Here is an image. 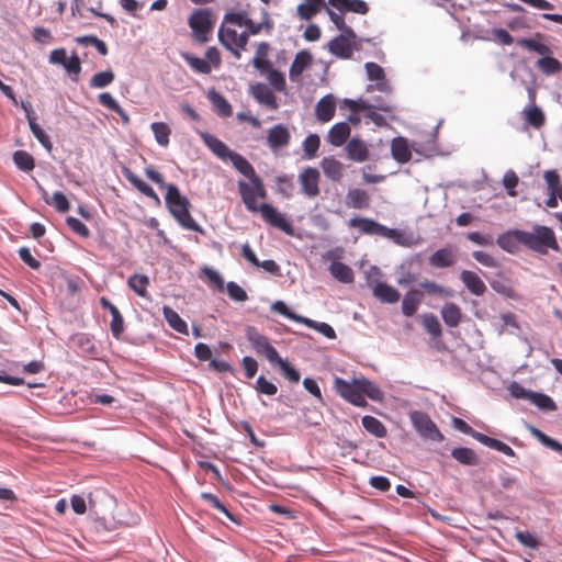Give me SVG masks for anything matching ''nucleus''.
I'll return each mask as SVG.
<instances>
[{
  "label": "nucleus",
  "mask_w": 562,
  "mask_h": 562,
  "mask_svg": "<svg viewBox=\"0 0 562 562\" xmlns=\"http://www.w3.org/2000/svg\"><path fill=\"white\" fill-rule=\"evenodd\" d=\"M237 187L241 201L249 212H259L261 217L271 226L288 234L292 233V225L274 206L268 203L258 204V199L265 200L267 198V190L260 177L250 179L248 182L239 180Z\"/></svg>",
  "instance_id": "obj_1"
},
{
  "label": "nucleus",
  "mask_w": 562,
  "mask_h": 562,
  "mask_svg": "<svg viewBox=\"0 0 562 562\" xmlns=\"http://www.w3.org/2000/svg\"><path fill=\"white\" fill-rule=\"evenodd\" d=\"M146 177L158 184L160 188H165L166 192V205L175 217V220L183 227L193 232L202 233L201 226L194 221L190 213V201L187 196L182 195L177 186L166 183L164 176L157 171L154 167H147L145 169Z\"/></svg>",
  "instance_id": "obj_2"
},
{
  "label": "nucleus",
  "mask_w": 562,
  "mask_h": 562,
  "mask_svg": "<svg viewBox=\"0 0 562 562\" xmlns=\"http://www.w3.org/2000/svg\"><path fill=\"white\" fill-rule=\"evenodd\" d=\"M334 389L344 400L358 407L368 405L366 397L373 401L382 400L381 390L364 376L353 378L351 381L335 378Z\"/></svg>",
  "instance_id": "obj_3"
},
{
  "label": "nucleus",
  "mask_w": 562,
  "mask_h": 562,
  "mask_svg": "<svg viewBox=\"0 0 562 562\" xmlns=\"http://www.w3.org/2000/svg\"><path fill=\"white\" fill-rule=\"evenodd\" d=\"M521 245L539 255H547L549 250L560 251L554 231L546 225H533L531 231L520 234Z\"/></svg>",
  "instance_id": "obj_4"
},
{
  "label": "nucleus",
  "mask_w": 562,
  "mask_h": 562,
  "mask_svg": "<svg viewBox=\"0 0 562 562\" xmlns=\"http://www.w3.org/2000/svg\"><path fill=\"white\" fill-rule=\"evenodd\" d=\"M188 23L192 30V36L196 42L201 44L209 42L210 34L214 26L212 13L209 9L195 10L189 16Z\"/></svg>",
  "instance_id": "obj_5"
},
{
  "label": "nucleus",
  "mask_w": 562,
  "mask_h": 562,
  "mask_svg": "<svg viewBox=\"0 0 562 562\" xmlns=\"http://www.w3.org/2000/svg\"><path fill=\"white\" fill-rule=\"evenodd\" d=\"M348 225L350 227H358L360 233L364 235L381 236L396 241L402 237V233L398 229L389 228L374 220L367 217L350 218Z\"/></svg>",
  "instance_id": "obj_6"
},
{
  "label": "nucleus",
  "mask_w": 562,
  "mask_h": 562,
  "mask_svg": "<svg viewBox=\"0 0 562 562\" xmlns=\"http://www.w3.org/2000/svg\"><path fill=\"white\" fill-rule=\"evenodd\" d=\"M248 40L249 33L247 31L238 34L236 30L224 25H221L218 30L220 43L237 59L241 57V52L246 49Z\"/></svg>",
  "instance_id": "obj_7"
},
{
  "label": "nucleus",
  "mask_w": 562,
  "mask_h": 562,
  "mask_svg": "<svg viewBox=\"0 0 562 562\" xmlns=\"http://www.w3.org/2000/svg\"><path fill=\"white\" fill-rule=\"evenodd\" d=\"M246 337L257 355L266 357L272 364L276 363V360H278L280 356L266 336L250 326L246 329Z\"/></svg>",
  "instance_id": "obj_8"
},
{
  "label": "nucleus",
  "mask_w": 562,
  "mask_h": 562,
  "mask_svg": "<svg viewBox=\"0 0 562 562\" xmlns=\"http://www.w3.org/2000/svg\"><path fill=\"white\" fill-rule=\"evenodd\" d=\"M411 420L422 437L434 441H441L443 439L438 427L426 413L417 411L413 412L411 414Z\"/></svg>",
  "instance_id": "obj_9"
},
{
  "label": "nucleus",
  "mask_w": 562,
  "mask_h": 562,
  "mask_svg": "<svg viewBox=\"0 0 562 562\" xmlns=\"http://www.w3.org/2000/svg\"><path fill=\"white\" fill-rule=\"evenodd\" d=\"M357 35L353 32V36L341 33L334 40H331L328 44L329 52L344 59H349L352 57L355 43H356Z\"/></svg>",
  "instance_id": "obj_10"
},
{
  "label": "nucleus",
  "mask_w": 562,
  "mask_h": 562,
  "mask_svg": "<svg viewBox=\"0 0 562 562\" xmlns=\"http://www.w3.org/2000/svg\"><path fill=\"white\" fill-rule=\"evenodd\" d=\"M345 151L347 158L353 162L361 164L370 158L368 144L359 137L350 138L346 144Z\"/></svg>",
  "instance_id": "obj_11"
},
{
  "label": "nucleus",
  "mask_w": 562,
  "mask_h": 562,
  "mask_svg": "<svg viewBox=\"0 0 562 562\" xmlns=\"http://www.w3.org/2000/svg\"><path fill=\"white\" fill-rule=\"evenodd\" d=\"M302 191L305 195L314 198L319 194V171L316 168L307 167L299 176Z\"/></svg>",
  "instance_id": "obj_12"
},
{
  "label": "nucleus",
  "mask_w": 562,
  "mask_h": 562,
  "mask_svg": "<svg viewBox=\"0 0 562 562\" xmlns=\"http://www.w3.org/2000/svg\"><path fill=\"white\" fill-rule=\"evenodd\" d=\"M291 135L282 124L272 126L267 134V143L272 150L286 147L290 144Z\"/></svg>",
  "instance_id": "obj_13"
},
{
  "label": "nucleus",
  "mask_w": 562,
  "mask_h": 562,
  "mask_svg": "<svg viewBox=\"0 0 562 562\" xmlns=\"http://www.w3.org/2000/svg\"><path fill=\"white\" fill-rule=\"evenodd\" d=\"M336 112V100L333 94L323 97L315 105V115L321 123L329 122Z\"/></svg>",
  "instance_id": "obj_14"
},
{
  "label": "nucleus",
  "mask_w": 562,
  "mask_h": 562,
  "mask_svg": "<svg viewBox=\"0 0 562 562\" xmlns=\"http://www.w3.org/2000/svg\"><path fill=\"white\" fill-rule=\"evenodd\" d=\"M364 67H366L367 76H368L369 80L376 81V85L374 86V88L376 90L382 91V92H389L391 90L387 81L385 80L384 70L380 65H378L375 63H367L364 65ZM372 89H373V86L368 87V91H370Z\"/></svg>",
  "instance_id": "obj_15"
},
{
  "label": "nucleus",
  "mask_w": 562,
  "mask_h": 562,
  "mask_svg": "<svg viewBox=\"0 0 562 562\" xmlns=\"http://www.w3.org/2000/svg\"><path fill=\"white\" fill-rule=\"evenodd\" d=\"M456 261L457 255L451 247L440 248L428 258L429 265L435 268H449Z\"/></svg>",
  "instance_id": "obj_16"
},
{
  "label": "nucleus",
  "mask_w": 562,
  "mask_h": 562,
  "mask_svg": "<svg viewBox=\"0 0 562 562\" xmlns=\"http://www.w3.org/2000/svg\"><path fill=\"white\" fill-rule=\"evenodd\" d=\"M373 295L382 303L394 304L398 302L401 294L392 285L385 282H375L372 284Z\"/></svg>",
  "instance_id": "obj_17"
},
{
  "label": "nucleus",
  "mask_w": 562,
  "mask_h": 562,
  "mask_svg": "<svg viewBox=\"0 0 562 562\" xmlns=\"http://www.w3.org/2000/svg\"><path fill=\"white\" fill-rule=\"evenodd\" d=\"M350 133L351 128L348 123H336L328 131L327 142L335 147H340L348 140Z\"/></svg>",
  "instance_id": "obj_18"
},
{
  "label": "nucleus",
  "mask_w": 562,
  "mask_h": 562,
  "mask_svg": "<svg viewBox=\"0 0 562 562\" xmlns=\"http://www.w3.org/2000/svg\"><path fill=\"white\" fill-rule=\"evenodd\" d=\"M460 279L465 288L474 295L482 296L486 292V285L482 279L473 271L463 270Z\"/></svg>",
  "instance_id": "obj_19"
},
{
  "label": "nucleus",
  "mask_w": 562,
  "mask_h": 562,
  "mask_svg": "<svg viewBox=\"0 0 562 562\" xmlns=\"http://www.w3.org/2000/svg\"><path fill=\"white\" fill-rule=\"evenodd\" d=\"M312 55L307 50H301L299 52L294 60L291 64L290 70H289V77L292 81H296L303 71L312 64Z\"/></svg>",
  "instance_id": "obj_20"
},
{
  "label": "nucleus",
  "mask_w": 562,
  "mask_h": 562,
  "mask_svg": "<svg viewBox=\"0 0 562 562\" xmlns=\"http://www.w3.org/2000/svg\"><path fill=\"white\" fill-rule=\"evenodd\" d=\"M392 157L400 164H406L412 158L411 147L406 138L398 136L391 143Z\"/></svg>",
  "instance_id": "obj_21"
},
{
  "label": "nucleus",
  "mask_w": 562,
  "mask_h": 562,
  "mask_svg": "<svg viewBox=\"0 0 562 562\" xmlns=\"http://www.w3.org/2000/svg\"><path fill=\"white\" fill-rule=\"evenodd\" d=\"M522 229L508 231L497 238V245L509 254H515L518 250V246L521 245L520 234Z\"/></svg>",
  "instance_id": "obj_22"
},
{
  "label": "nucleus",
  "mask_w": 562,
  "mask_h": 562,
  "mask_svg": "<svg viewBox=\"0 0 562 562\" xmlns=\"http://www.w3.org/2000/svg\"><path fill=\"white\" fill-rule=\"evenodd\" d=\"M202 139L204 144L209 147V149L215 156L223 160L229 159L231 155L234 153L227 147V145L224 142L209 133H203Z\"/></svg>",
  "instance_id": "obj_23"
},
{
  "label": "nucleus",
  "mask_w": 562,
  "mask_h": 562,
  "mask_svg": "<svg viewBox=\"0 0 562 562\" xmlns=\"http://www.w3.org/2000/svg\"><path fill=\"white\" fill-rule=\"evenodd\" d=\"M371 198L363 189H350L346 195V205L352 209H368L370 206Z\"/></svg>",
  "instance_id": "obj_24"
},
{
  "label": "nucleus",
  "mask_w": 562,
  "mask_h": 562,
  "mask_svg": "<svg viewBox=\"0 0 562 562\" xmlns=\"http://www.w3.org/2000/svg\"><path fill=\"white\" fill-rule=\"evenodd\" d=\"M423 302V293L416 289L407 291L402 301V313L411 317L416 314L418 306Z\"/></svg>",
  "instance_id": "obj_25"
},
{
  "label": "nucleus",
  "mask_w": 562,
  "mask_h": 562,
  "mask_svg": "<svg viewBox=\"0 0 562 562\" xmlns=\"http://www.w3.org/2000/svg\"><path fill=\"white\" fill-rule=\"evenodd\" d=\"M324 175L331 181H339L344 176V165L334 157H324L321 161Z\"/></svg>",
  "instance_id": "obj_26"
},
{
  "label": "nucleus",
  "mask_w": 562,
  "mask_h": 562,
  "mask_svg": "<svg viewBox=\"0 0 562 562\" xmlns=\"http://www.w3.org/2000/svg\"><path fill=\"white\" fill-rule=\"evenodd\" d=\"M125 178L144 195L155 200L157 203H160V199L154 189L148 186L145 181H143L138 176L132 172L130 169L124 170Z\"/></svg>",
  "instance_id": "obj_27"
},
{
  "label": "nucleus",
  "mask_w": 562,
  "mask_h": 562,
  "mask_svg": "<svg viewBox=\"0 0 562 562\" xmlns=\"http://www.w3.org/2000/svg\"><path fill=\"white\" fill-rule=\"evenodd\" d=\"M229 160L234 168L249 180L259 177L252 165L240 154L234 151L231 155Z\"/></svg>",
  "instance_id": "obj_28"
},
{
  "label": "nucleus",
  "mask_w": 562,
  "mask_h": 562,
  "mask_svg": "<svg viewBox=\"0 0 562 562\" xmlns=\"http://www.w3.org/2000/svg\"><path fill=\"white\" fill-rule=\"evenodd\" d=\"M445 324L449 327H457L461 322V310L454 303H446L441 310Z\"/></svg>",
  "instance_id": "obj_29"
},
{
  "label": "nucleus",
  "mask_w": 562,
  "mask_h": 562,
  "mask_svg": "<svg viewBox=\"0 0 562 562\" xmlns=\"http://www.w3.org/2000/svg\"><path fill=\"white\" fill-rule=\"evenodd\" d=\"M252 93L258 102L263 103L273 110L278 108V104L276 101V95L266 85H263V83L256 85L252 88Z\"/></svg>",
  "instance_id": "obj_30"
},
{
  "label": "nucleus",
  "mask_w": 562,
  "mask_h": 562,
  "mask_svg": "<svg viewBox=\"0 0 562 562\" xmlns=\"http://www.w3.org/2000/svg\"><path fill=\"white\" fill-rule=\"evenodd\" d=\"M329 271L335 279L342 283L353 282V271L344 262L334 261L329 267Z\"/></svg>",
  "instance_id": "obj_31"
},
{
  "label": "nucleus",
  "mask_w": 562,
  "mask_h": 562,
  "mask_svg": "<svg viewBox=\"0 0 562 562\" xmlns=\"http://www.w3.org/2000/svg\"><path fill=\"white\" fill-rule=\"evenodd\" d=\"M98 100L103 106L114 111L117 115H120L124 124L130 123L128 114L123 110V108L109 92L100 93Z\"/></svg>",
  "instance_id": "obj_32"
},
{
  "label": "nucleus",
  "mask_w": 562,
  "mask_h": 562,
  "mask_svg": "<svg viewBox=\"0 0 562 562\" xmlns=\"http://www.w3.org/2000/svg\"><path fill=\"white\" fill-rule=\"evenodd\" d=\"M162 314L168 325L180 334H188L187 323L179 316V314L169 306H164Z\"/></svg>",
  "instance_id": "obj_33"
},
{
  "label": "nucleus",
  "mask_w": 562,
  "mask_h": 562,
  "mask_svg": "<svg viewBox=\"0 0 562 562\" xmlns=\"http://www.w3.org/2000/svg\"><path fill=\"white\" fill-rule=\"evenodd\" d=\"M270 46L267 42H261L258 44L256 49V55L252 60V65L260 72H265L271 66V63L268 60V53Z\"/></svg>",
  "instance_id": "obj_34"
},
{
  "label": "nucleus",
  "mask_w": 562,
  "mask_h": 562,
  "mask_svg": "<svg viewBox=\"0 0 562 562\" xmlns=\"http://www.w3.org/2000/svg\"><path fill=\"white\" fill-rule=\"evenodd\" d=\"M209 100L215 106L218 115L228 117L233 114L232 105L221 93L216 92L215 90H211L209 92Z\"/></svg>",
  "instance_id": "obj_35"
},
{
  "label": "nucleus",
  "mask_w": 562,
  "mask_h": 562,
  "mask_svg": "<svg viewBox=\"0 0 562 562\" xmlns=\"http://www.w3.org/2000/svg\"><path fill=\"white\" fill-rule=\"evenodd\" d=\"M363 428L376 438H384L387 434L385 426L378 418L367 415L362 417Z\"/></svg>",
  "instance_id": "obj_36"
},
{
  "label": "nucleus",
  "mask_w": 562,
  "mask_h": 562,
  "mask_svg": "<svg viewBox=\"0 0 562 562\" xmlns=\"http://www.w3.org/2000/svg\"><path fill=\"white\" fill-rule=\"evenodd\" d=\"M29 126L34 137L41 143V145L47 150L52 151L53 144L49 136L45 131L37 124L36 117L29 115Z\"/></svg>",
  "instance_id": "obj_37"
},
{
  "label": "nucleus",
  "mask_w": 562,
  "mask_h": 562,
  "mask_svg": "<svg viewBox=\"0 0 562 562\" xmlns=\"http://www.w3.org/2000/svg\"><path fill=\"white\" fill-rule=\"evenodd\" d=\"M477 441L491 449H495V450L504 453L505 456H508V457L516 456L515 451L508 445H506L505 442H503L498 439L488 437L486 435H479Z\"/></svg>",
  "instance_id": "obj_38"
},
{
  "label": "nucleus",
  "mask_w": 562,
  "mask_h": 562,
  "mask_svg": "<svg viewBox=\"0 0 562 562\" xmlns=\"http://www.w3.org/2000/svg\"><path fill=\"white\" fill-rule=\"evenodd\" d=\"M127 285L138 295L145 297L147 295V288L149 279L145 274L134 273L127 280Z\"/></svg>",
  "instance_id": "obj_39"
},
{
  "label": "nucleus",
  "mask_w": 562,
  "mask_h": 562,
  "mask_svg": "<svg viewBox=\"0 0 562 562\" xmlns=\"http://www.w3.org/2000/svg\"><path fill=\"white\" fill-rule=\"evenodd\" d=\"M186 63L192 68L193 71L198 74L209 75L212 71V67L209 61L203 58L193 56L192 54L184 53L182 54Z\"/></svg>",
  "instance_id": "obj_40"
},
{
  "label": "nucleus",
  "mask_w": 562,
  "mask_h": 562,
  "mask_svg": "<svg viewBox=\"0 0 562 562\" xmlns=\"http://www.w3.org/2000/svg\"><path fill=\"white\" fill-rule=\"evenodd\" d=\"M451 456L458 462L465 465H475L479 462L475 452L472 449L465 447L454 448L451 451Z\"/></svg>",
  "instance_id": "obj_41"
},
{
  "label": "nucleus",
  "mask_w": 562,
  "mask_h": 562,
  "mask_svg": "<svg viewBox=\"0 0 562 562\" xmlns=\"http://www.w3.org/2000/svg\"><path fill=\"white\" fill-rule=\"evenodd\" d=\"M150 128L155 135L156 142L160 146L167 147L169 145V136L171 134V128L168 124L164 122H154L151 123Z\"/></svg>",
  "instance_id": "obj_42"
},
{
  "label": "nucleus",
  "mask_w": 562,
  "mask_h": 562,
  "mask_svg": "<svg viewBox=\"0 0 562 562\" xmlns=\"http://www.w3.org/2000/svg\"><path fill=\"white\" fill-rule=\"evenodd\" d=\"M13 161L20 170L25 172H30L35 168V160L33 156L25 150L14 151Z\"/></svg>",
  "instance_id": "obj_43"
},
{
  "label": "nucleus",
  "mask_w": 562,
  "mask_h": 562,
  "mask_svg": "<svg viewBox=\"0 0 562 562\" xmlns=\"http://www.w3.org/2000/svg\"><path fill=\"white\" fill-rule=\"evenodd\" d=\"M524 116H525L526 122L535 128H540L546 123V116H544L543 112L541 111L540 108H538L536 105L525 109Z\"/></svg>",
  "instance_id": "obj_44"
},
{
  "label": "nucleus",
  "mask_w": 562,
  "mask_h": 562,
  "mask_svg": "<svg viewBox=\"0 0 562 562\" xmlns=\"http://www.w3.org/2000/svg\"><path fill=\"white\" fill-rule=\"evenodd\" d=\"M325 1L323 2H313V1H306L305 3H301L297 5V15L302 20H311L314 15L317 14V12L321 10V8H325Z\"/></svg>",
  "instance_id": "obj_45"
},
{
  "label": "nucleus",
  "mask_w": 562,
  "mask_h": 562,
  "mask_svg": "<svg viewBox=\"0 0 562 562\" xmlns=\"http://www.w3.org/2000/svg\"><path fill=\"white\" fill-rule=\"evenodd\" d=\"M536 65L546 75H555L562 70V64L557 58L550 56L540 58Z\"/></svg>",
  "instance_id": "obj_46"
},
{
  "label": "nucleus",
  "mask_w": 562,
  "mask_h": 562,
  "mask_svg": "<svg viewBox=\"0 0 562 562\" xmlns=\"http://www.w3.org/2000/svg\"><path fill=\"white\" fill-rule=\"evenodd\" d=\"M114 78H115V75L111 69L101 71V72H97L90 79V87L94 88V89L104 88V87L111 85L114 81Z\"/></svg>",
  "instance_id": "obj_47"
},
{
  "label": "nucleus",
  "mask_w": 562,
  "mask_h": 562,
  "mask_svg": "<svg viewBox=\"0 0 562 562\" xmlns=\"http://www.w3.org/2000/svg\"><path fill=\"white\" fill-rule=\"evenodd\" d=\"M530 402L535 404L537 407H539L542 411L546 412H554L557 409V405L554 401L543 393H537L533 392L530 398Z\"/></svg>",
  "instance_id": "obj_48"
},
{
  "label": "nucleus",
  "mask_w": 562,
  "mask_h": 562,
  "mask_svg": "<svg viewBox=\"0 0 562 562\" xmlns=\"http://www.w3.org/2000/svg\"><path fill=\"white\" fill-rule=\"evenodd\" d=\"M301 323L306 325L308 328L317 330L318 333L323 334L325 337L329 339L336 338V333L334 328L327 323H318L306 317H303V321Z\"/></svg>",
  "instance_id": "obj_49"
},
{
  "label": "nucleus",
  "mask_w": 562,
  "mask_h": 562,
  "mask_svg": "<svg viewBox=\"0 0 562 562\" xmlns=\"http://www.w3.org/2000/svg\"><path fill=\"white\" fill-rule=\"evenodd\" d=\"M321 146V139L317 134H310L303 142V151L307 159L316 156Z\"/></svg>",
  "instance_id": "obj_50"
},
{
  "label": "nucleus",
  "mask_w": 562,
  "mask_h": 562,
  "mask_svg": "<svg viewBox=\"0 0 562 562\" xmlns=\"http://www.w3.org/2000/svg\"><path fill=\"white\" fill-rule=\"evenodd\" d=\"M267 75L269 83L277 90V91H284L285 89V78L283 74L277 69H273L271 66L266 69L263 72Z\"/></svg>",
  "instance_id": "obj_51"
},
{
  "label": "nucleus",
  "mask_w": 562,
  "mask_h": 562,
  "mask_svg": "<svg viewBox=\"0 0 562 562\" xmlns=\"http://www.w3.org/2000/svg\"><path fill=\"white\" fill-rule=\"evenodd\" d=\"M530 431L546 447H548L554 451L562 452V445L559 441L547 436L546 434H543L541 430H539L536 427H530Z\"/></svg>",
  "instance_id": "obj_52"
},
{
  "label": "nucleus",
  "mask_w": 562,
  "mask_h": 562,
  "mask_svg": "<svg viewBox=\"0 0 562 562\" xmlns=\"http://www.w3.org/2000/svg\"><path fill=\"white\" fill-rule=\"evenodd\" d=\"M281 369L283 375L292 383H297L300 381V372L293 368L286 360H283L281 357H279L278 360H276V363Z\"/></svg>",
  "instance_id": "obj_53"
},
{
  "label": "nucleus",
  "mask_w": 562,
  "mask_h": 562,
  "mask_svg": "<svg viewBox=\"0 0 562 562\" xmlns=\"http://www.w3.org/2000/svg\"><path fill=\"white\" fill-rule=\"evenodd\" d=\"M423 325L431 336L439 337L441 335V325L436 315L425 314L423 316Z\"/></svg>",
  "instance_id": "obj_54"
},
{
  "label": "nucleus",
  "mask_w": 562,
  "mask_h": 562,
  "mask_svg": "<svg viewBox=\"0 0 562 562\" xmlns=\"http://www.w3.org/2000/svg\"><path fill=\"white\" fill-rule=\"evenodd\" d=\"M203 274L207 279L209 283L218 292H224L225 285L222 276L214 269L204 267Z\"/></svg>",
  "instance_id": "obj_55"
},
{
  "label": "nucleus",
  "mask_w": 562,
  "mask_h": 562,
  "mask_svg": "<svg viewBox=\"0 0 562 562\" xmlns=\"http://www.w3.org/2000/svg\"><path fill=\"white\" fill-rule=\"evenodd\" d=\"M247 20H249V18L247 16V13L244 11L227 12L223 18L222 25L226 26L227 24H233L240 27H245L247 24Z\"/></svg>",
  "instance_id": "obj_56"
},
{
  "label": "nucleus",
  "mask_w": 562,
  "mask_h": 562,
  "mask_svg": "<svg viewBox=\"0 0 562 562\" xmlns=\"http://www.w3.org/2000/svg\"><path fill=\"white\" fill-rule=\"evenodd\" d=\"M517 44L521 47H525L531 52H536L541 55L550 53V48L546 44H542L531 38H519L517 41Z\"/></svg>",
  "instance_id": "obj_57"
},
{
  "label": "nucleus",
  "mask_w": 562,
  "mask_h": 562,
  "mask_svg": "<svg viewBox=\"0 0 562 562\" xmlns=\"http://www.w3.org/2000/svg\"><path fill=\"white\" fill-rule=\"evenodd\" d=\"M324 9L326 10L327 14L329 15L331 22L337 26V29L341 33H346V34L353 36V30L346 24L342 15L336 13L330 8H328L326 4H325Z\"/></svg>",
  "instance_id": "obj_58"
},
{
  "label": "nucleus",
  "mask_w": 562,
  "mask_h": 562,
  "mask_svg": "<svg viewBox=\"0 0 562 562\" xmlns=\"http://www.w3.org/2000/svg\"><path fill=\"white\" fill-rule=\"evenodd\" d=\"M111 316H112V321H111V324H110V328H111V331H112V335L115 337V338H120L123 330H124V319L119 311V308H114L113 311L111 310L110 312Z\"/></svg>",
  "instance_id": "obj_59"
},
{
  "label": "nucleus",
  "mask_w": 562,
  "mask_h": 562,
  "mask_svg": "<svg viewBox=\"0 0 562 562\" xmlns=\"http://www.w3.org/2000/svg\"><path fill=\"white\" fill-rule=\"evenodd\" d=\"M255 389L258 393L266 394L269 396H272L278 392L277 385L268 381L265 375L258 376Z\"/></svg>",
  "instance_id": "obj_60"
},
{
  "label": "nucleus",
  "mask_w": 562,
  "mask_h": 562,
  "mask_svg": "<svg viewBox=\"0 0 562 562\" xmlns=\"http://www.w3.org/2000/svg\"><path fill=\"white\" fill-rule=\"evenodd\" d=\"M420 288L424 289L428 294L439 295V296H451L450 290L443 288L442 285L434 282V281H424L420 283Z\"/></svg>",
  "instance_id": "obj_61"
},
{
  "label": "nucleus",
  "mask_w": 562,
  "mask_h": 562,
  "mask_svg": "<svg viewBox=\"0 0 562 562\" xmlns=\"http://www.w3.org/2000/svg\"><path fill=\"white\" fill-rule=\"evenodd\" d=\"M228 296L236 302H245L248 299L246 291L236 282H228L226 285Z\"/></svg>",
  "instance_id": "obj_62"
},
{
  "label": "nucleus",
  "mask_w": 562,
  "mask_h": 562,
  "mask_svg": "<svg viewBox=\"0 0 562 562\" xmlns=\"http://www.w3.org/2000/svg\"><path fill=\"white\" fill-rule=\"evenodd\" d=\"M66 223L69 226V228L79 236L83 238H88L90 236L89 228L80 220L69 216L67 217Z\"/></svg>",
  "instance_id": "obj_63"
},
{
  "label": "nucleus",
  "mask_w": 562,
  "mask_h": 562,
  "mask_svg": "<svg viewBox=\"0 0 562 562\" xmlns=\"http://www.w3.org/2000/svg\"><path fill=\"white\" fill-rule=\"evenodd\" d=\"M63 67L69 75L76 76L75 78H72L75 81L78 80V75L81 71V61L77 54H74L70 58H67Z\"/></svg>",
  "instance_id": "obj_64"
}]
</instances>
